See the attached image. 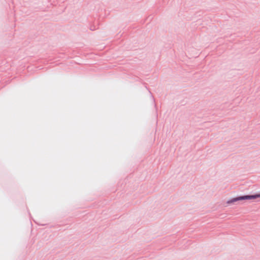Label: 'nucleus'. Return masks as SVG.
Listing matches in <instances>:
<instances>
[{"label":"nucleus","mask_w":260,"mask_h":260,"mask_svg":"<svg viewBox=\"0 0 260 260\" xmlns=\"http://www.w3.org/2000/svg\"><path fill=\"white\" fill-rule=\"evenodd\" d=\"M258 198H260V193L254 194L244 195L229 200L227 201L226 203L228 204H235L238 201L247 200H254Z\"/></svg>","instance_id":"f257e3e1"},{"label":"nucleus","mask_w":260,"mask_h":260,"mask_svg":"<svg viewBox=\"0 0 260 260\" xmlns=\"http://www.w3.org/2000/svg\"><path fill=\"white\" fill-rule=\"evenodd\" d=\"M151 96H152V99H153V101H154V97H153V96H152V95H151Z\"/></svg>","instance_id":"f03ea898"}]
</instances>
